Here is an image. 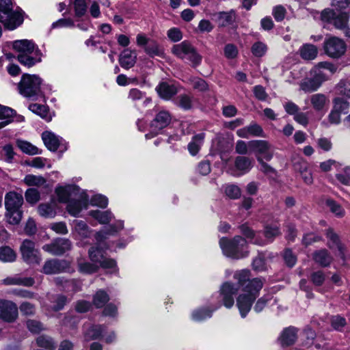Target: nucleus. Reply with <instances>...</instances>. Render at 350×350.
Listing matches in <instances>:
<instances>
[{
	"label": "nucleus",
	"mask_w": 350,
	"mask_h": 350,
	"mask_svg": "<svg viewBox=\"0 0 350 350\" xmlns=\"http://www.w3.org/2000/svg\"><path fill=\"white\" fill-rule=\"evenodd\" d=\"M234 278L237 280L239 287L242 291L237 298V306L241 317L245 318L258 296L263 283L259 278L250 280V271L245 269L236 272Z\"/></svg>",
	"instance_id": "1"
},
{
	"label": "nucleus",
	"mask_w": 350,
	"mask_h": 350,
	"mask_svg": "<svg viewBox=\"0 0 350 350\" xmlns=\"http://www.w3.org/2000/svg\"><path fill=\"white\" fill-rule=\"evenodd\" d=\"M26 16L19 7L14 9L12 0H0V23L8 30H14L20 27Z\"/></svg>",
	"instance_id": "2"
},
{
	"label": "nucleus",
	"mask_w": 350,
	"mask_h": 350,
	"mask_svg": "<svg viewBox=\"0 0 350 350\" xmlns=\"http://www.w3.org/2000/svg\"><path fill=\"white\" fill-rule=\"evenodd\" d=\"M13 49L19 53L18 62L25 66L31 67L42 61V53L31 40H16L13 42Z\"/></svg>",
	"instance_id": "3"
},
{
	"label": "nucleus",
	"mask_w": 350,
	"mask_h": 350,
	"mask_svg": "<svg viewBox=\"0 0 350 350\" xmlns=\"http://www.w3.org/2000/svg\"><path fill=\"white\" fill-rule=\"evenodd\" d=\"M219 243L224 255L228 258L241 259L249 254L247 243L241 236H235L232 239L223 237Z\"/></svg>",
	"instance_id": "4"
},
{
	"label": "nucleus",
	"mask_w": 350,
	"mask_h": 350,
	"mask_svg": "<svg viewBox=\"0 0 350 350\" xmlns=\"http://www.w3.org/2000/svg\"><path fill=\"white\" fill-rule=\"evenodd\" d=\"M240 230L246 238L250 239L252 243L258 245H263L273 241V239L280 234V229L276 225L267 226L265 228V239H262L260 232H255L245 224L240 226Z\"/></svg>",
	"instance_id": "5"
},
{
	"label": "nucleus",
	"mask_w": 350,
	"mask_h": 350,
	"mask_svg": "<svg viewBox=\"0 0 350 350\" xmlns=\"http://www.w3.org/2000/svg\"><path fill=\"white\" fill-rule=\"evenodd\" d=\"M172 53L181 59L187 60L193 66L199 65L202 61V57L196 48L187 40L174 44L172 48Z\"/></svg>",
	"instance_id": "6"
},
{
	"label": "nucleus",
	"mask_w": 350,
	"mask_h": 350,
	"mask_svg": "<svg viewBox=\"0 0 350 350\" xmlns=\"http://www.w3.org/2000/svg\"><path fill=\"white\" fill-rule=\"evenodd\" d=\"M42 79L34 75H23L18 85L19 93L25 97L33 98L40 92Z\"/></svg>",
	"instance_id": "7"
},
{
	"label": "nucleus",
	"mask_w": 350,
	"mask_h": 350,
	"mask_svg": "<svg viewBox=\"0 0 350 350\" xmlns=\"http://www.w3.org/2000/svg\"><path fill=\"white\" fill-rule=\"evenodd\" d=\"M321 18L323 21L332 24L336 29L345 31L349 20V13L347 12L336 13L334 10L326 8L321 12Z\"/></svg>",
	"instance_id": "8"
},
{
	"label": "nucleus",
	"mask_w": 350,
	"mask_h": 350,
	"mask_svg": "<svg viewBox=\"0 0 350 350\" xmlns=\"http://www.w3.org/2000/svg\"><path fill=\"white\" fill-rule=\"evenodd\" d=\"M21 252L23 260L29 265H38L42 260V254L35 247V243L25 240L21 245Z\"/></svg>",
	"instance_id": "9"
},
{
	"label": "nucleus",
	"mask_w": 350,
	"mask_h": 350,
	"mask_svg": "<svg viewBox=\"0 0 350 350\" xmlns=\"http://www.w3.org/2000/svg\"><path fill=\"white\" fill-rule=\"evenodd\" d=\"M249 148L252 151L258 160V157L262 160L270 161L273 156L272 146L265 140H253L248 143Z\"/></svg>",
	"instance_id": "10"
},
{
	"label": "nucleus",
	"mask_w": 350,
	"mask_h": 350,
	"mask_svg": "<svg viewBox=\"0 0 350 350\" xmlns=\"http://www.w3.org/2000/svg\"><path fill=\"white\" fill-rule=\"evenodd\" d=\"M324 50L328 56L338 58L345 53L346 44L342 39L330 36L326 38L324 42Z\"/></svg>",
	"instance_id": "11"
},
{
	"label": "nucleus",
	"mask_w": 350,
	"mask_h": 350,
	"mask_svg": "<svg viewBox=\"0 0 350 350\" xmlns=\"http://www.w3.org/2000/svg\"><path fill=\"white\" fill-rule=\"evenodd\" d=\"M88 207V196L79 189V194L78 196L73 198L67 203L66 210L70 215L77 217L83 209H87Z\"/></svg>",
	"instance_id": "12"
},
{
	"label": "nucleus",
	"mask_w": 350,
	"mask_h": 350,
	"mask_svg": "<svg viewBox=\"0 0 350 350\" xmlns=\"http://www.w3.org/2000/svg\"><path fill=\"white\" fill-rule=\"evenodd\" d=\"M88 255L90 260L103 269H115L116 268V263L114 260L111 258H106L104 256V252L95 247H92L88 252Z\"/></svg>",
	"instance_id": "13"
},
{
	"label": "nucleus",
	"mask_w": 350,
	"mask_h": 350,
	"mask_svg": "<svg viewBox=\"0 0 350 350\" xmlns=\"http://www.w3.org/2000/svg\"><path fill=\"white\" fill-rule=\"evenodd\" d=\"M18 307L9 300L0 301V319L8 323L14 322L18 316Z\"/></svg>",
	"instance_id": "14"
},
{
	"label": "nucleus",
	"mask_w": 350,
	"mask_h": 350,
	"mask_svg": "<svg viewBox=\"0 0 350 350\" xmlns=\"http://www.w3.org/2000/svg\"><path fill=\"white\" fill-rule=\"evenodd\" d=\"M323 69L328 70L330 74H334L337 68L334 64L327 62H321L314 66L310 70V75L319 83L320 85L328 79V76Z\"/></svg>",
	"instance_id": "15"
},
{
	"label": "nucleus",
	"mask_w": 350,
	"mask_h": 350,
	"mask_svg": "<svg viewBox=\"0 0 350 350\" xmlns=\"http://www.w3.org/2000/svg\"><path fill=\"white\" fill-rule=\"evenodd\" d=\"M238 288L230 282H225L220 288L219 296L224 306L227 308L232 307L234 303L233 296L237 294Z\"/></svg>",
	"instance_id": "16"
},
{
	"label": "nucleus",
	"mask_w": 350,
	"mask_h": 350,
	"mask_svg": "<svg viewBox=\"0 0 350 350\" xmlns=\"http://www.w3.org/2000/svg\"><path fill=\"white\" fill-rule=\"evenodd\" d=\"M79 187L75 185H68L65 187L59 186L55 189V193L60 202L68 203L73 198L79 194Z\"/></svg>",
	"instance_id": "17"
},
{
	"label": "nucleus",
	"mask_w": 350,
	"mask_h": 350,
	"mask_svg": "<svg viewBox=\"0 0 350 350\" xmlns=\"http://www.w3.org/2000/svg\"><path fill=\"white\" fill-rule=\"evenodd\" d=\"M45 146L52 152L58 148L61 152L67 150V144L64 140L51 131H45Z\"/></svg>",
	"instance_id": "18"
},
{
	"label": "nucleus",
	"mask_w": 350,
	"mask_h": 350,
	"mask_svg": "<svg viewBox=\"0 0 350 350\" xmlns=\"http://www.w3.org/2000/svg\"><path fill=\"white\" fill-rule=\"evenodd\" d=\"M171 122V116L167 111L159 112L151 122V131L157 135L161 130L166 127Z\"/></svg>",
	"instance_id": "19"
},
{
	"label": "nucleus",
	"mask_w": 350,
	"mask_h": 350,
	"mask_svg": "<svg viewBox=\"0 0 350 350\" xmlns=\"http://www.w3.org/2000/svg\"><path fill=\"white\" fill-rule=\"evenodd\" d=\"M124 228V221L122 220L116 221L113 224L105 227L103 230L96 232L95 239L98 243L102 242L107 238L108 236L115 235Z\"/></svg>",
	"instance_id": "20"
},
{
	"label": "nucleus",
	"mask_w": 350,
	"mask_h": 350,
	"mask_svg": "<svg viewBox=\"0 0 350 350\" xmlns=\"http://www.w3.org/2000/svg\"><path fill=\"white\" fill-rule=\"evenodd\" d=\"M71 242L66 239H57L52 243L47 245L46 250L55 255H60L70 250Z\"/></svg>",
	"instance_id": "21"
},
{
	"label": "nucleus",
	"mask_w": 350,
	"mask_h": 350,
	"mask_svg": "<svg viewBox=\"0 0 350 350\" xmlns=\"http://www.w3.org/2000/svg\"><path fill=\"white\" fill-rule=\"evenodd\" d=\"M327 239H328L327 245L331 249H337L338 251V256L345 261V248L340 242L339 237L335 233L332 228H328L325 232Z\"/></svg>",
	"instance_id": "22"
},
{
	"label": "nucleus",
	"mask_w": 350,
	"mask_h": 350,
	"mask_svg": "<svg viewBox=\"0 0 350 350\" xmlns=\"http://www.w3.org/2000/svg\"><path fill=\"white\" fill-rule=\"evenodd\" d=\"M70 268V263L66 260H51L45 262V274L66 271Z\"/></svg>",
	"instance_id": "23"
},
{
	"label": "nucleus",
	"mask_w": 350,
	"mask_h": 350,
	"mask_svg": "<svg viewBox=\"0 0 350 350\" xmlns=\"http://www.w3.org/2000/svg\"><path fill=\"white\" fill-rule=\"evenodd\" d=\"M156 90L161 98L170 100L178 92L177 86L170 82H161L157 86Z\"/></svg>",
	"instance_id": "24"
},
{
	"label": "nucleus",
	"mask_w": 350,
	"mask_h": 350,
	"mask_svg": "<svg viewBox=\"0 0 350 350\" xmlns=\"http://www.w3.org/2000/svg\"><path fill=\"white\" fill-rule=\"evenodd\" d=\"M23 204V197L15 191H10L5 196V206L6 210L21 208Z\"/></svg>",
	"instance_id": "25"
},
{
	"label": "nucleus",
	"mask_w": 350,
	"mask_h": 350,
	"mask_svg": "<svg viewBox=\"0 0 350 350\" xmlns=\"http://www.w3.org/2000/svg\"><path fill=\"white\" fill-rule=\"evenodd\" d=\"M137 60V54L135 51L129 49H124L120 54L119 63L124 69H129L134 66Z\"/></svg>",
	"instance_id": "26"
},
{
	"label": "nucleus",
	"mask_w": 350,
	"mask_h": 350,
	"mask_svg": "<svg viewBox=\"0 0 350 350\" xmlns=\"http://www.w3.org/2000/svg\"><path fill=\"white\" fill-rule=\"evenodd\" d=\"M297 329L293 327H288L284 329L278 339L282 346L284 347L293 345L297 338Z\"/></svg>",
	"instance_id": "27"
},
{
	"label": "nucleus",
	"mask_w": 350,
	"mask_h": 350,
	"mask_svg": "<svg viewBox=\"0 0 350 350\" xmlns=\"http://www.w3.org/2000/svg\"><path fill=\"white\" fill-rule=\"evenodd\" d=\"M72 226V234L77 239H83L90 236L91 230L85 221L74 220Z\"/></svg>",
	"instance_id": "28"
},
{
	"label": "nucleus",
	"mask_w": 350,
	"mask_h": 350,
	"mask_svg": "<svg viewBox=\"0 0 350 350\" xmlns=\"http://www.w3.org/2000/svg\"><path fill=\"white\" fill-rule=\"evenodd\" d=\"M312 258L316 263L323 267L329 266L333 260L332 256L325 249L314 252L312 254Z\"/></svg>",
	"instance_id": "29"
},
{
	"label": "nucleus",
	"mask_w": 350,
	"mask_h": 350,
	"mask_svg": "<svg viewBox=\"0 0 350 350\" xmlns=\"http://www.w3.org/2000/svg\"><path fill=\"white\" fill-rule=\"evenodd\" d=\"M89 215L100 224H108L114 218L113 214L109 210L104 211L99 210L91 211L89 212Z\"/></svg>",
	"instance_id": "30"
},
{
	"label": "nucleus",
	"mask_w": 350,
	"mask_h": 350,
	"mask_svg": "<svg viewBox=\"0 0 350 350\" xmlns=\"http://www.w3.org/2000/svg\"><path fill=\"white\" fill-rule=\"evenodd\" d=\"M5 285H21L25 286H31L34 284L32 278H21L17 275L14 277H8L2 280Z\"/></svg>",
	"instance_id": "31"
},
{
	"label": "nucleus",
	"mask_w": 350,
	"mask_h": 350,
	"mask_svg": "<svg viewBox=\"0 0 350 350\" xmlns=\"http://www.w3.org/2000/svg\"><path fill=\"white\" fill-rule=\"evenodd\" d=\"M310 103L315 111H322L329 103V99L323 94H314L310 97Z\"/></svg>",
	"instance_id": "32"
},
{
	"label": "nucleus",
	"mask_w": 350,
	"mask_h": 350,
	"mask_svg": "<svg viewBox=\"0 0 350 350\" xmlns=\"http://www.w3.org/2000/svg\"><path fill=\"white\" fill-rule=\"evenodd\" d=\"M221 304H218L213 310L207 308H199L194 310L192 312V319L195 321H202L212 317L213 312L221 307Z\"/></svg>",
	"instance_id": "33"
},
{
	"label": "nucleus",
	"mask_w": 350,
	"mask_h": 350,
	"mask_svg": "<svg viewBox=\"0 0 350 350\" xmlns=\"http://www.w3.org/2000/svg\"><path fill=\"white\" fill-rule=\"evenodd\" d=\"M234 165L237 170L241 172V174L247 173L253 166L251 159L242 156L236 158Z\"/></svg>",
	"instance_id": "34"
},
{
	"label": "nucleus",
	"mask_w": 350,
	"mask_h": 350,
	"mask_svg": "<svg viewBox=\"0 0 350 350\" xmlns=\"http://www.w3.org/2000/svg\"><path fill=\"white\" fill-rule=\"evenodd\" d=\"M198 99L188 94H180L177 99L176 105L185 110H189L195 107Z\"/></svg>",
	"instance_id": "35"
},
{
	"label": "nucleus",
	"mask_w": 350,
	"mask_h": 350,
	"mask_svg": "<svg viewBox=\"0 0 350 350\" xmlns=\"http://www.w3.org/2000/svg\"><path fill=\"white\" fill-rule=\"evenodd\" d=\"M299 53L303 59L312 60L317 57L318 49L317 46L313 44H306L300 48Z\"/></svg>",
	"instance_id": "36"
},
{
	"label": "nucleus",
	"mask_w": 350,
	"mask_h": 350,
	"mask_svg": "<svg viewBox=\"0 0 350 350\" xmlns=\"http://www.w3.org/2000/svg\"><path fill=\"white\" fill-rule=\"evenodd\" d=\"M104 329L100 325H91L85 330L84 338L86 341L95 340L102 336Z\"/></svg>",
	"instance_id": "37"
},
{
	"label": "nucleus",
	"mask_w": 350,
	"mask_h": 350,
	"mask_svg": "<svg viewBox=\"0 0 350 350\" xmlns=\"http://www.w3.org/2000/svg\"><path fill=\"white\" fill-rule=\"evenodd\" d=\"M321 87L312 77L302 80L300 83V88L305 92H312L317 91Z\"/></svg>",
	"instance_id": "38"
},
{
	"label": "nucleus",
	"mask_w": 350,
	"mask_h": 350,
	"mask_svg": "<svg viewBox=\"0 0 350 350\" xmlns=\"http://www.w3.org/2000/svg\"><path fill=\"white\" fill-rule=\"evenodd\" d=\"M16 259V252L8 246L0 247V261L12 262Z\"/></svg>",
	"instance_id": "39"
},
{
	"label": "nucleus",
	"mask_w": 350,
	"mask_h": 350,
	"mask_svg": "<svg viewBox=\"0 0 350 350\" xmlns=\"http://www.w3.org/2000/svg\"><path fill=\"white\" fill-rule=\"evenodd\" d=\"M204 138V133L198 134L193 137L191 142L188 144V150L191 155L194 156L198 152Z\"/></svg>",
	"instance_id": "40"
},
{
	"label": "nucleus",
	"mask_w": 350,
	"mask_h": 350,
	"mask_svg": "<svg viewBox=\"0 0 350 350\" xmlns=\"http://www.w3.org/2000/svg\"><path fill=\"white\" fill-rule=\"evenodd\" d=\"M16 144L23 152L28 154L34 155L42 152V150L27 141L18 139Z\"/></svg>",
	"instance_id": "41"
},
{
	"label": "nucleus",
	"mask_w": 350,
	"mask_h": 350,
	"mask_svg": "<svg viewBox=\"0 0 350 350\" xmlns=\"http://www.w3.org/2000/svg\"><path fill=\"white\" fill-rule=\"evenodd\" d=\"M215 21L218 23L219 26L225 27L230 25L234 18V14L232 12H219L215 15Z\"/></svg>",
	"instance_id": "42"
},
{
	"label": "nucleus",
	"mask_w": 350,
	"mask_h": 350,
	"mask_svg": "<svg viewBox=\"0 0 350 350\" xmlns=\"http://www.w3.org/2000/svg\"><path fill=\"white\" fill-rule=\"evenodd\" d=\"M98 265L92 262L78 261L79 271L84 274H92L98 271L99 269Z\"/></svg>",
	"instance_id": "43"
},
{
	"label": "nucleus",
	"mask_w": 350,
	"mask_h": 350,
	"mask_svg": "<svg viewBox=\"0 0 350 350\" xmlns=\"http://www.w3.org/2000/svg\"><path fill=\"white\" fill-rule=\"evenodd\" d=\"M109 300L108 294L103 290H99L94 295L92 301L96 308H102Z\"/></svg>",
	"instance_id": "44"
},
{
	"label": "nucleus",
	"mask_w": 350,
	"mask_h": 350,
	"mask_svg": "<svg viewBox=\"0 0 350 350\" xmlns=\"http://www.w3.org/2000/svg\"><path fill=\"white\" fill-rule=\"evenodd\" d=\"M6 211L5 217L9 224L17 225L20 223L23 214L21 208L6 210Z\"/></svg>",
	"instance_id": "45"
},
{
	"label": "nucleus",
	"mask_w": 350,
	"mask_h": 350,
	"mask_svg": "<svg viewBox=\"0 0 350 350\" xmlns=\"http://www.w3.org/2000/svg\"><path fill=\"white\" fill-rule=\"evenodd\" d=\"M326 205L329 208V211L336 216L342 217L345 215V209L336 201L332 199H327L326 200Z\"/></svg>",
	"instance_id": "46"
},
{
	"label": "nucleus",
	"mask_w": 350,
	"mask_h": 350,
	"mask_svg": "<svg viewBox=\"0 0 350 350\" xmlns=\"http://www.w3.org/2000/svg\"><path fill=\"white\" fill-rule=\"evenodd\" d=\"M329 321L332 328L339 332H341L347 325L345 318L339 314L332 316Z\"/></svg>",
	"instance_id": "47"
},
{
	"label": "nucleus",
	"mask_w": 350,
	"mask_h": 350,
	"mask_svg": "<svg viewBox=\"0 0 350 350\" xmlns=\"http://www.w3.org/2000/svg\"><path fill=\"white\" fill-rule=\"evenodd\" d=\"M144 50L147 54L150 56L162 57L163 55V50L155 42H149L147 46L144 47Z\"/></svg>",
	"instance_id": "48"
},
{
	"label": "nucleus",
	"mask_w": 350,
	"mask_h": 350,
	"mask_svg": "<svg viewBox=\"0 0 350 350\" xmlns=\"http://www.w3.org/2000/svg\"><path fill=\"white\" fill-rule=\"evenodd\" d=\"M224 192L231 199H238L241 196V189L239 186L233 184L226 185Z\"/></svg>",
	"instance_id": "49"
},
{
	"label": "nucleus",
	"mask_w": 350,
	"mask_h": 350,
	"mask_svg": "<svg viewBox=\"0 0 350 350\" xmlns=\"http://www.w3.org/2000/svg\"><path fill=\"white\" fill-rule=\"evenodd\" d=\"M333 108L340 113L346 114L349 111V103L342 98H336L334 101Z\"/></svg>",
	"instance_id": "50"
},
{
	"label": "nucleus",
	"mask_w": 350,
	"mask_h": 350,
	"mask_svg": "<svg viewBox=\"0 0 350 350\" xmlns=\"http://www.w3.org/2000/svg\"><path fill=\"white\" fill-rule=\"evenodd\" d=\"M27 186H41L44 184V178L42 176H35L33 174H27L23 180Z\"/></svg>",
	"instance_id": "51"
},
{
	"label": "nucleus",
	"mask_w": 350,
	"mask_h": 350,
	"mask_svg": "<svg viewBox=\"0 0 350 350\" xmlns=\"http://www.w3.org/2000/svg\"><path fill=\"white\" fill-rule=\"evenodd\" d=\"M90 204L94 206H98L105 208L108 205V199L106 196L101 194L94 195L90 200Z\"/></svg>",
	"instance_id": "52"
},
{
	"label": "nucleus",
	"mask_w": 350,
	"mask_h": 350,
	"mask_svg": "<svg viewBox=\"0 0 350 350\" xmlns=\"http://www.w3.org/2000/svg\"><path fill=\"white\" fill-rule=\"evenodd\" d=\"M189 81L193 88L200 92H204L208 90V84L206 82L198 77H193L189 79Z\"/></svg>",
	"instance_id": "53"
},
{
	"label": "nucleus",
	"mask_w": 350,
	"mask_h": 350,
	"mask_svg": "<svg viewBox=\"0 0 350 350\" xmlns=\"http://www.w3.org/2000/svg\"><path fill=\"white\" fill-rule=\"evenodd\" d=\"M267 50V45L262 42H256L252 46V52L256 57L263 56Z\"/></svg>",
	"instance_id": "54"
},
{
	"label": "nucleus",
	"mask_w": 350,
	"mask_h": 350,
	"mask_svg": "<svg viewBox=\"0 0 350 350\" xmlns=\"http://www.w3.org/2000/svg\"><path fill=\"white\" fill-rule=\"evenodd\" d=\"M25 199L27 202L34 204L40 200V193L36 189H28L25 193Z\"/></svg>",
	"instance_id": "55"
},
{
	"label": "nucleus",
	"mask_w": 350,
	"mask_h": 350,
	"mask_svg": "<svg viewBox=\"0 0 350 350\" xmlns=\"http://www.w3.org/2000/svg\"><path fill=\"white\" fill-rule=\"evenodd\" d=\"M336 178L340 183L350 185V167H347L341 172L336 174Z\"/></svg>",
	"instance_id": "56"
},
{
	"label": "nucleus",
	"mask_w": 350,
	"mask_h": 350,
	"mask_svg": "<svg viewBox=\"0 0 350 350\" xmlns=\"http://www.w3.org/2000/svg\"><path fill=\"white\" fill-rule=\"evenodd\" d=\"M310 280L315 286H319L323 284L325 280V275L323 271L319 270L311 274Z\"/></svg>",
	"instance_id": "57"
},
{
	"label": "nucleus",
	"mask_w": 350,
	"mask_h": 350,
	"mask_svg": "<svg viewBox=\"0 0 350 350\" xmlns=\"http://www.w3.org/2000/svg\"><path fill=\"white\" fill-rule=\"evenodd\" d=\"M16 112L10 107L0 105V119L1 120H12Z\"/></svg>",
	"instance_id": "58"
},
{
	"label": "nucleus",
	"mask_w": 350,
	"mask_h": 350,
	"mask_svg": "<svg viewBox=\"0 0 350 350\" xmlns=\"http://www.w3.org/2000/svg\"><path fill=\"white\" fill-rule=\"evenodd\" d=\"M350 5V0H332L331 6L333 10L338 12H344Z\"/></svg>",
	"instance_id": "59"
},
{
	"label": "nucleus",
	"mask_w": 350,
	"mask_h": 350,
	"mask_svg": "<svg viewBox=\"0 0 350 350\" xmlns=\"http://www.w3.org/2000/svg\"><path fill=\"white\" fill-rule=\"evenodd\" d=\"M74 8L77 16H81L84 15L87 10L85 0H75Z\"/></svg>",
	"instance_id": "60"
},
{
	"label": "nucleus",
	"mask_w": 350,
	"mask_h": 350,
	"mask_svg": "<svg viewBox=\"0 0 350 350\" xmlns=\"http://www.w3.org/2000/svg\"><path fill=\"white\" fill-rule=\"evenodd\" d=\"M19 309L21 313L25 316H31L33 315L36 312V308L33 304L29 302H23L20 306Z\"/></svg>",
	"instance_id": "61"
},
{
	"label": "nucleus",
	"mask_w": 350,
	"mask_h": 350,
	"mask_svg": "<svg viewBox=\"0 0 350 350\" xmlns=\"http://www.w3.org/2000/svg\"><path fill=\"white\" fill-rule=\"evenodd\" d=\"M27 327L29 332L33 334H38L42 330V323L36 320H28Z\"/></svg>",
	"instance_id": "62"
},
{
	"label": "nucleus",
	"mask_w": 350,
	"mask_h": 350,
	"mask_svg": "<svg viewBox=\"0 0 350 350\" xmlns=\"http://www.w3.org/2000/svg\"><path fill=\"white\" fill-rule=\"evenodd\" d=\"M55 282L57 285L62 286L65 290H68V288L72 286L73 291H78V288H77V282L75 280H65L62 278L58 277L55 279Z\"/></svg>",
	"instance_id": "63"
},
{
	"label": "nucleus",
	"mask_w": 350,
	"mask_h": 350,
	"mask_svg": "<svg viewBox=\"0 0 350 350\" xmlns=\"http://www.w3.org/2000/svg\"><path fill=\"white\" fill-rule=\"evenodd\" d=\"M286 10L281 5H277L273 9V15L277 21H282L286 15Z\"/></svg>",
	"instance_id": "64"
}]
</instances>
